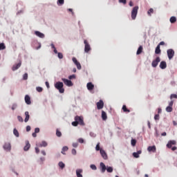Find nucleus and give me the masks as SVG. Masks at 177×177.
Instances as JSON below:
<instances>
[{"instance_id":"c85d7f7f","label":"nucleus","mask_w":177,"mask_h":177,"mask_svg":"<svg viewBox=\"0 0 177 177\" xmlns=\"http://www.w3.org/2000/svg\"><path fill=\"white\" fill-rule=\"evenodd\" d=\"M68 147L67 146L63 147L61 151L62 154H63L64 156H66V153L64 152L68 151Z\"/></svg>"},{"instance_id":"b1692460","label":"nucleus","mask_w":177,"mask_h":177,"mask_svg":"<svg viewBox=\"0 0 177 177\" xmlns=\"http://www.w3.org/2000/svg\"><path fill=\"white\" fill-rule=\"evenodd\" d=\"M155 55H161V48H160V45H158L155 48Z\"/></svg>"},{"instance_id":"5701e85b","label":"nucleus","mask_w":177,"mask_h":177,"mask_svg":"<svg viewBox=\"0 0 177 177\" xmlns=\"http://www.w3.org/2000/svg\"><path fill=\"white\" fill-rule=\"evenodd\" d=\"M29 120H30V113L28 111H26L24 122H28Z\"/></svg>"},{"instance_id":"a211bd4d","label":"nucleus","mask_w":177,"mask_h":177,"mask_svg":"<svg viewBox=\"0 0 177 177\" xmlns=\"http://www.w3.org/2000/svg\"><path fill=\"white\" fill-rule=\"evenodd\" d=\"M24 100L25 103H26L28 105L31 104V97H30L29 95H26Z\"/></svg>"},{"instance_id":"0e129e2a","label":"nucleus","mask_w":177,"mask_h":177,"mask_svg":"<svg viewBox=\"0 0 177 177\" xmlns=\"http://www.w3.org/2000/svg\"><path fill=\"white\" fill-rule=\"evenodd\" d=\"M162 113V109L161 108H158V114H161Z\"/></svg>"},{"instance_id":"a19ab883","label":"nucleus","mask_w":177,"mask_h":177,"mask_svg":"<svg viewBox=\"0 0 177 177\" xmlns=\"http://www.w3.org/2000/svg\"><path fill=\"white\" fill-rule=\"evenodd\" d=\"M90 168L91 169H93V171H96V169H97V167H96V165H94V164H91L90 165Z\"/></svg>"},{"instance_id":"69168bd1","label":"nucleus","mask_w":177,"mask_h":177,"mask_svg":"<svg viewBox=\"0 0 177 177\" xmlns=\"http://www.w3.org/2000/svg\"><path fill=\"white\" fill-rule=\"evenodd\" d=\"M169 106L170 107H172V106H174V101L173 100L170 101V102L169 103Z\"/></svg>"},{"instance_id":"7ed1b4c3","label":"nucleus","mask_w":177,"mask_h":177,"mask_svg":"<svg viewBox=\"0 0 177 177\" xmlns=\"http://www.w3.org/2000/svg\"><path fill=\"white\" fill-rule=\"evenodd\" d=\"M75 121H77V124H79V125H81L82 127L85 126V122H84V117L82 116L76 115L75 117Z\"/></svg>"},{"instance_id":"bb28decb","label":"nucleus","mask_w":177,"mask_h":177,"mask_svg":"<svg viewBox=\"0 0 177 177\" xmlns=\"http://www.w3.org/2000/svg\"><path fill=\"white\" fill-rule=\"evenodd\" d=\"M13 135H15L16 138H19L20 136V133H19V131L17 130V129L15 128L13 129Z\"/></svg>"},{"instance_id":"09e8293b","label":"nucleus","mask_w":177,"mask_h":177,"mask_svg":"<svg viewBox=\"0 0 177 177\" xmlns=\"http://www.w3.org/2000/svg\"><path fill=\"white\" fill-rule=\"evenodd\" d=\"M77 142H79V143H85V140H84V138H79L78 140H77Z\"/></svg>"},{"instance_id":"bf43d9fd","label":"nucleus","mask_w":177,"mask_h":177,"mask_svg":"<svg viewBox=\"0 0 177 177\" xmlns=\"http://www.w3.org/2000/svg\"><path fill=\"white\" fill-rule=\"evenodd\" d=\"M39 131H40L39 127H36L35 129V133H39Z\"/></svg>"},{"instance_id":"13d9d810","label":"nucleus","mask_w":177,"mask_h":177,"mask_svg":"<svg viewBox=\"0 0 177 177\" xmlns=\"http://www.w3.org/2000/svg\"><path fill=\"white\" fill-rule=\"evenodd\" d=\"M30 131H31V126H26V132H30Z\"/></svg>"},{"instance_id":"58836bf2","label":"nucleus","mask_w":177,"mask_h":177,"mask_svg":"<svg viewBox=\"0 0 177 177\" xmlns=\"http://www.w3.org/2000/svg\"><path fill=\"white\" fill-rule=\"evenodd\" d=\"M56 136H57V138H62V131H60L59 129H57Z\"/></svg>"},{"instance_id":"0eeeda50","label":"nucleus","mask_w":177,"mask_h":177,"mask_svg":"<svg viewBox=\"0 0 177 177\" xmlns=\"http://www.w3.org/2000/svg\"><path fill=\"white\" fill-rule=\"evenodd\" d=\"M84 52L85 53H89V51L91 50V45H89V43L88 42V40L84 41Z\"/></svg>"},{"instance_id":"774afa93","label":"nucleus","mask_w":177,"mask_h":177,"mask_svg":"<svg viewBox=\"0 0 177 177\" xmlns=\"http://www.w3.org/2000/svg\"><path fill=\"white\" fill-rule=\"evenodd\" d=\"M171 149L172 151H175V150H177V147L176 146L171 147Z\"/></svg>"},{"instance_id":"423d86ee","label":"nucleus","mask_w":177,"mask_h":177,"mask_svg":"<svg viewBox=\"0 0 177 177\" xmlns=\"http://www.w3.org/2000/svg\"><path fill=\"white\" fill-rule=\"evenodd\" d=\"M161 62V58L160 57H156L155 59L152 61L151 66L153 67V68H156L158 66V64Z\"/></svg>"},{"instance_id":"de8ad7c7","label":"nucleus","mask_w":177,"mask_h":177,"mask_svg":"<svg viewBox=\"0 0 177 177\" xmlns=\"http://www.w3.org/2000/svg\"><path fill=\"white\" fill-rule=\"evenodd\" d=\"M154 120H155V121H158L160 120V115L159 114H155Z\"/></svg>"},{"instance_id":"39448f33","label":"nucleus","mask_w":177,"mask_h":177,"mask_svg":"<svg viewBox=\"0 0 177 177\" xmlns=\"http://www.w3.org/2000/svg\"><path fill=\"white\" fill-rule=\"evenodd\" d=\"M62 81L66 86L71 87L74 85V83L70 79L62 78Z\"/></svg>"},{"instance_id":"1a4fd4ad","label":"nucleus","mask_w":177,"mask_h":177,"mask_svg":"<svg viewBox=\"0 0 177 177\" xmlns=\"http://www.w3.org/2000/svg\"><path fill=\"white\" fill-rule=\"evenodd\" d=\"M106 169L107 166H106V165L103 162H101L100 163V170L101 174H104V172H106Z\"/></svg>"},{"instance_id":"20e7f679","label":"nucleus","mask_w":177,"mask_h":177,"mask_svg":"<svg viewBox=\"0 0 177 177\" xmlns=\"http://www.w3.org/2000/svg\"><path fill=\"white\" fill-rule=\"evenodd\" d=\"M167 53L169 60H172L175 56V50H174L172 48H169L167 50Z\"/></svg>"},{"instance_id":"aec40b11","label":"nucleus","mask_w":177,"mask_h":177,"mask_svg":"<svg viewBox=\"0 0 177 177\" xmlns=\"http://www.w3.org/2000/svg\"><path fill=\"white\" fill-rule=\"evenodd\" d=\"M88 91H93L95 89V85L92 82H88L86 84Z\"/></svg>"},{"instance_id":"72a5a7b5","label":"nucleus","mask_w":177,"mask_h":177,"mask_svg":"<svg viewBox=\"0 0 177 177\" xmlns=\"http://www.w3.org/2000/svg\"><path fill=\"white\" fill-rule=\"evenodd\" d=\"M136 142H137L136 139L131 138V146H133V147H135V146H136Z\"/></svg>"},{"instance_id":"603ef678","label":"nucleus","mask_w":177,"mask_h":177,"mask_svg":"<svg viewBox=\"0 0 177 177\" xmlns=\"http://www.w3.org/2000/svg\"><path fill=\"white\" fill-rule=\"evenodd\" d=\"M11 109H12V110H16V109H17V103L12 104Z\"/></svg>"},{"instance_id":"37998d69","label":"nucleus","mask_w":177,"mask_h":177,"mask_svg":"<svg viewBox=\"0 0 177 177\" xmlns=\"http://www.w3.org/2000/svg\"><path fill=\"white\" fill-rule=\"evenodd\" d=\"M36 91L39 93H41V92H42V91H44V88L41 86H37V87H36Z\"/></svg>"},{"instance_id":"6e6552de","label":"nucleus","mask_w":177,"mask_h":177,"mask_svg":"<svg viewBox=\"0 0 177 177\" xmlns=\"http://www.w3.org/2000/svg\"><path fill=\"white\" fill-rule=\"evenodd\" d=\"M72 60H73V62L74 63V64H75V66H77V70H81V68H82L81 64L80 63V62H78L77 58L73 57L72 58Z\"/></svg>"},{"instance_id":"cd10ccee","label":"nucleus","mask_w":177,"mask_h":177,"mask_svg":"<svg viewBox=\"0 0 177 177\" xmlns=\"http://www.w3.org/2000/svg\"><path fill=\"white\" fill-rule=\"evenodd\" d=\"M58 167H59L61 169H64V168H66V164H64V162L62 161L59 162Z\"/></svg>"},{"instance_id":"c756f323","label":"nucleus","mask_w":177,"mask_h":177,"mask_svg":"<svg viewBox=\"0 0 177 177\" xmlns=\"http://www.w3.org/2000/svg\"><path fill=\"white\" fill-rule=\"evenodd\" d=\"M143 52V46H140L137 50L136 55H140Z\"/></svg>"},{"instance_id":"2f4dec72","label":"nucleus","mask_w":177,"mask_h":177,"mask_svg":"<svg viewBox=\"0 0 177 177\" xmlns=\"http://www.w3.org/2000/svg\"><path fill=\"white\" fill-rule=\"evenodd\" d=\"M122 110L124 111V113H131V110L128 109V108H127V105H123Z\"/></svg>"},{"instance_id":"f3484780","label":"nucleus","mask_w":177,"mask_h":177,"mask_svg":"<svg viewBox=\"0 0 177 177\" xmlns=\"http://www.w3.org/2000/svg\"><path fill=\"white\" fill-rule=\"evenodd\" d=\"M35 35H36L37 37H39V38H41V39L45 38V34L41 32L39 30L35 31Z\"/></svg>"},{"instance_id":"4d7b16f0","label":"nucleus","mask_w":177,"mask_h":177,"mask_svg":"<svg viewBox=\"0 0 177 177\" xmlns=\"http://www.w3.org/2000/svg\"><path fill=\"white\" fill-rule=\"evenodd\" d=\"M71 153L73 154V156H76L77 155V150H75V149H73L71 151Z\"/></svg>"},{"instance_id":"393cba45","label":"nucleus","mask_w":177,"mask_h":177,"mask_svg":"<svg viewBox=\"0 0 177 177\" xmlns=\"http://www.w3.org/2000/svg\"><path fill=\"white\" fill-rule=\"evenodd\" d=\"M106 171L109 173V174H111L113 173V171H114V168H113V167L111 166H106Z\"/></svg>"},{"instance_id":"f03ea898","label":"nucleus","mask_w":177,"mask_h":177,"mask_svg":"<svg viewBox=\"0 0 177 177\" xmlns=\"http://www.w3.org/2000/svg\"><path fill=\"white\" fill-rule=\"evenodd\" d=\"M138 10H139V6H136L133 8V9L131 10L132 20H135L136 19V16H138Z\"/></svg>"},{"instance_id":"4be33fe9","label":"nucleus","mask_w":177,"mask_h":177,"mask_svg":"<svg viewBox=\"0 0 177 177\" xmlns=\"http://www.w3.org/2000/svg\"><path fill=\"white\" fill-rule=\"evenodd\" d=\"M101 118L102 121H106L107 120V113L104 111H102Z\"/></svg>"},{"instance_id":"c03bdc74","label":"nucleus","mask_w":177,"mask_h":177,"mask_svg":"<svg viewBox=\"0 0 177 177\" xmlns=\"http://www.w3.org/2000/svg\"><path fill=\"white\" fill-rule=\"evenodd\" d=\"M17 120L18 121H19V122H24V120L23 119V117H21V115L17 116Z\"/></svg>"},{"instance_id":"a18cd8bd","label":"nucleus","mask_w":177,"mask_h":177,"mask_svg":"<svg viewBox=\"0 0 177 177\" xmlns=\"http://www.w3.org/2000/svg\"><path fill=\"white\" fill-rule=\"evenodd\" d=\"M170 99L171 100H172V99H177V94H171Z\"/></svg>"},{"instance_id":"79ce46f5","label":"nucleus","mask_w":177,"mask_h":177,"mask_svg":"<svg viewBox=\"0 0 177 177\" xmlns=\"http://www.w3.org/2000/svg\"><path fill=\"white\" fill-rule=\"evenodd\" d=\"M132 156H133V157H134V158H139V157H140V156L138 155L137 152H133L132 153Z\"/></svg>"},{"instance_id":"3c124183","label":"nucleus","mask_w":177,"mask_h":177,"mask_svg":"<svg viewBox=\"0 0 177 177\" xmlns=\"http://www.w3.org/2000/svg\"><path fill=\"white\" fill-rule=\"evenodd\" d=\"M72 125H73V127H78V125H79L78 122H77V120L72 122Z\"/></svg>"},{"instance_id":"9d476101","label":"nucleus","mask_w":177,"mask_h":177,"mask_svg":"<svg viewBox=\"0 0 177 177\" xmlns=\"http://www.w3.org/2000/svg\"><path fill=\"white\" fill-rule=\"evenodd\" d=\"M96 104L97 110H102V109L104 107V102H103V100H100Z\"/></svg>"},{"instance_id":"338daca9","label":"nucleus","mask_w":177,"mask_h":177,"mask_svg":"<svg viewBox=\"0 0 177 177\" xmlns=\"http://www.w3.org/2000/svg\"><path fill=\"white\" fill-rule=\"evenodd\" d=\"M158 45H159V46H164V45H165V41H160Z\"/></svg>"},{"instance_id":"4468645a","label":"nucleus","mask_w":177,"mask_h":177,"mask_svg":"<svg viewBox=\"0 0 177 177\" xmlns=\"http://www.w3.org/2000/svg\"><path fill=\"white\" fill-rule=\"evenodd\" d=\"M100 153L101 154V156L102 157V158H104V160H108L109 159V156H107V153H106V151H104V149H101L100 151Z\"/></svg>"},{"instance_id":"ea45409f","label":"nucleus","mask_w":177,"mask_h":177,"mask_svg":"<svg viewBox=\"0 0 177 177\" xmlns=\"http://www.w3.org/2000/svg\"><path fill=\"white\" fill-rule=\"evenodd\" d=\"M23 80L24 81H27L28 80V73H25L23 75Z\"/></svg>"},{"instance_id":"a878e982","label":"nucleus","mask_w":177,"mask_h":177,"mask_svg":"<svg viewBox=\"0 0 177 177\" xmlns=\"http://www.w3.org/2000/svg\"><path fill=\"white\" fill-rule=\"evenodd\" d=\"M169 21L171 24H175L176 23V17L172 16L169 19Z\"/></svg>"},{"instance_id":"6e6d98bb","label":"nucleus","mask_w":177,"mask_h":177,"mask_svg":"<svg viewBox=\"0 0 177 177\" xmlns=\"http://www.w3.org/2000/svg\"><path fill=\"white\" fill-rule=\"evenodd\" d=\"M154 12V10L153 8H150L148 11L147 13L149 15V16H150L151 13H153Z\"/></svg>"},{"instance_id":"ddd939ff","label":"nucleus","mask_w":177,"mask_h":177,"mask_svg":"<svg viewBox=\"0 0 177 177\" xmlns=\"http://www.w3.org/2000/svg\"><path fill=\"white\" fill-rule=\"evenodd\" d=\"M3 149L6 150V151H10V150H12V145L9 142H6L3 146Z\"/></svg>"},{"instance_id":"e2e57ef3","label":"nucleus","mask_w":177,"mask_h":177,"mask_svg":"<svg viewBox=\"0 0 177 177\" xmlns=\"http://www.w3.org/2000/svg\"><path fill=\"white\" fill-rule=\"evenodd\" d=\"M45 84H46V88H47L48 89H49V88H50V86L49 85V82H46Z\"/></svg>"},{"instance_id":"5fc2aeb1","label":"nucleus","mask_w":177,"mask_h":177,"mask_svg":"<svg viewBox=\"0 0 177 177\" xmlns=\"http://www.w3.org/2000/svg\"><path fill=\"white\" fill-rule=\"evenodd\" d=\"M119 3H123V5H127V0H118Z\"/></svg>"},{"instance_id":"f8f14e48","label":"nucleus","mask_w":177,"mask_h":177,"mask_svg":"<svg viewBox=\"0 0 177 177\" xmlns=\"http://www.w3.org/2000/svg\"><path fill=\"white\" fill-rule=\"evenodd\" d=\"M26 145L24 147V151H28L31 149V144L28 140L25 141Z\"/></svg>"},{"instance_id":"052dcab7","label":"nucleus","mask_w":177,"mask_h":177,"mask_svg":"<svg viewBox=\"0 0 177 177\" xmlns=\"http://www.w3.org/2000/svg\"><path fill=\"white\" fill-rule=\"evenodd\" d=\"M72 146L73 147H75V148L78 147V142H73Z\"/></svg>"},{"instance_id":"f257e3e1","label":"nucleus","mask_w":177,"mask_h":177,"mask_svg":"<svg viewBox=\"0 0 177 177\" xmlns=\"http://www.w3.org/2000/svg\"><path fill=\"white\" fill-rule=\"evenodd\" d=\"M55 89L59 91V93H64V84L62 82L58 81L54 84Z\"/></svg>"},{"instance_id":"dca6fc26","label":"nucleus","mask_w":177,"mask_h":177,"mask_svg":"<svg viewBox=\"0 0 177 177\" xmlns=\"http://www.w3.org/2000/svg\"><path fill=\"white\" fill-rule=\"evenodd\" d=\"M21 67V61H20L18 64H15L12 66V71H16V70H19Z\"/></svg>"},{"instance_id":"e433bc0d","label":"nucleus","mask_w":177,"mask_h":177,"mask_svg":"<svg viewBox=\"0 0 177 177\" xmlns=\"http://www.w3.org/2000/svg\"><path fill=\"white\" fill-rule=\"evenodd\" d=\"M68 80L71 81V80H75L77 78V75L75 74H73L68 76Z\"/></svg>"},{"instance_id":"8fccbe9b","label":"nucleus","mask_w":177,"mask_h":177,"mask_svg":"<svg viewBox=\"0 0 177 177\" xmlns=\"http://www.w3.org/2000/svg\"><path fill=\"white\" fill-rule=\"evenodd\" d=\"M156 133H155V136H156V138H158L160 136V133H158V130H157V127L154 128Z\"/></svg>"},{"instance_id":"6ab92c4d","label":"nucleus","mask_w":177,"mask_h":177,"mask_svg":"<svg viewBox=\"0 0 177 177\" xmlns=\"http://www.w3.org/2000/svg\"><path fill=\"white\" fill-rule=\"evenodd\" d=\"M159 67L160 68H161V70H165V68H167V62L165 61L160 62Z\"/></svg>"},{"instance_id":"9b49d317","label":"nucleus","mask_w":177,"mask_h":177,"mask_svg":"<svg viewBox=\"0 0 177 177\" xmlns=\"http://www.w3.org/2000/svg\"><path fill=\"white\" fill-rule=\"evenodd\" d=\"M176 145V141L175 140H170L167 144V149H171L172 146H175Z\"/></svg>"},{"instance_id":"f704fd0d","label":"nucleus","mask_w":177,"mask_h":177,"mask_svg":"<svg viewBox=\"0 0 177 177\" xmlns=\"http://www.w3.org/2000/svg\"><path fill=\"white\" fill-rule=\"evenodd\" d=\"M57 5H58V6H63V5H64V0H57Z\"/></svg>"},{"instance_id":"680f3d73","label":"nucleus","mask_w":177,"mask_h":177,"mask_svg":"<svg viewBox=\"0 0 177 177\" xmlns=\"http://www.w3.org/2000/svg\"><path fill=\"white\" fill-rule=\"evenodd\" d=\"M35 153H36V154H39V148H38V147H35Z\"/></svg>"},{"instance_id":"7c9ffc66","label":"nucleus","mask_w":177,"mask_h":177,"mask_svg":"<svg viewBox=\"0 0 177 177\" xmlns=\"http://www.w3.org/2000/svg\"><path fill=\"white\" fill-rule=\"evenodd\" d=\"M48 146V142L46 141L43 140L41 143L39 145V147H46Z\"/></svg>"},{"instance_id":"864d4df0","label":"nucleus","mask_w":177,"mask_h":177,"mask_svg":"<svg viewBox=\"0 0 177 177\" xmlns=\"http://www.w3.org/2000/svg\"><path fill=\"white\" fill-rule=\"evenodd\" d=\"M89 135H90V136H91V138H96V133H93V132H92V131H91V132L89 133Z\"/></svg>"},{"instance_id":"412c9836","label":"nucleus","mask_w":177,"mask_h":177,"mask_svg":"<svg viewBox=\"0 0 177 177\" xmlns=\"http://www.w3.org/2000/svg\"><path fill=\"white\" fill-rule=\"evenodd\" d=\"M82 172H84V170L82 169H76V176L77 177H83Z\"/></svg>"},{"instance_id":"473e14b6","label":"nucleus","mask_w":177,"mask_h":177,"mask_svg":"<svg viewBox=\"0 0 177 177\" xmlns=\"http://www.w3.org/2000/svg\"><path fill=\"white\" fill-rule=\"evenodd\" d=\"M5 49H6V45H5V43H0V50H5Z\"/></svg>"},{"instance_id":"49530a36","label":"nucleus","mask_w":177,"mask_h":177,"mask_svg":"<svg viewBox=\"0 0 177 177\" xmlns=\"http://www.w3.org/2000/svg\"><path fill=\"white\" fill-rule=\"evenodd\" d=\"M57 57H58V59H63V53H57Z\"/></svg>"},{"instance_id":"4c0bfd02","label":"nucleus","mask_w":177,"mask_h":177,"mask_svg":"<svg viewBox=\"0 0 177 177\" xmlns=\"http://www.w3.org/2000/svg\"><path fill=\"white\" fill-rule=\"evenodd\" d=\"M172 110H174V109L172 108V106H167L166 107V111L167 113H172Z\"/></svg>"},{"instance_id":"2eb2a0df","label":"nucleus","mask_w":177,"mask_h":177,"mask_svg":"<svg viewBox=\"0 0 177 177\" xmlns=\"http://www.w3.org/2000/svg\"><path fill=\"white\" fill-rule=\"evenodd\" d=\"M147 151L149 153H156V151H157V148L156 147V145L149 146L147 147Z\"/></svg>"},{"instance_id":"c9c22d12","label":"nucleus","mask_w":177,"mask_h":177,"mask_svg":"<svg viewBox=\"0 0 177 177\" xmlns=\"http://www.w3.org/2000/svg\"><path fill=\"white\" fill-rule=\"evenodd\" d=\"M102 148H100V142H97L95 146V150L96 151H100V150H102Z\"/></svg>"}]
</instances>
